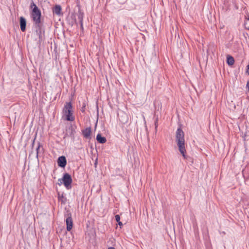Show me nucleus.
I'll use <instances>...</instances> for the list:
<instances>
[{
  "label": "nucleus",
  "mask_w": 249,
  "mask_h": 249,
  "mask_svg": "<svg viewBox=\"0 0 249 249\" xmlns=\"http://www.w3.org/2000/svg\"><path fill=\"white\" fill-rule=\"evenodd\" d=\"M30 8H32V11L31 12V17L34 22V26L36 28L40 29L41 26V11L33 1L31 3Z\"/></svg>",
  "instance_id": "nucleus-1"
},
{
  "label": "nucleus",
  "mask_w": 249,
  "mask_h": 249,
  "mask_svg": "<svg viewBox=\"0 0 249 249\" xmlns=\"http://www.w3.org/2000/svg\"><path fill=\"white\" fill-rule=\"evenodd\" d=\"M176 140L179 151L184 159H186L185 154L186 149L185 147L184 133L181 128H178L176 133Z\"/></svg>",
  "instance_id": "nucleus-2"
},
{
  "label": "nucleus",
  "mask_w": 249,
  "mask_h": 249,
  "mask_svg": "<svg viewBox=\"0 0 249 249\" xmlns=\"http://www.w3.org/2000/svg\"><path fill=\"white\" fill-rule=\"evenodd\" d=\"M71 102H66L63 109V113L66 116V119L68 121H73L75 119L73 116Z\"/></svg>",
  "instance_id": "nucleus-3"
},
{
  "label": "nucleus",
  "mask_w": 249,
  "mask_h": 249,
  "mask_svg": "<svg viewBox=\"0 0 249 249\" xmlns=\"http://www.w3.org/2000/svg\"><path fill=\"white\" fill-rule=\"evenodd\" d=\"M58 181L61 183H63L64 186L67 189H70L71 188L72 178L71 176L68 173H65L63 178L59 179Z\"/></svg>",
  "instance_id": "nucleus-4"
},
{
  "label": "nucleus",
  "mask_w": 249,
  "mask_h": 249,
  "mask_svg": "<svg viewBox=\"0 0 249 249\" xmlns=\"http://www.w3.org/2000/svg\"><path fill=\"white\" fill-rule=\"evenodd\" d=\"M66 222L67 225V230L68 231H70L73 226V222L71 213L68 214V216L66 218Z\"/></svg>",
  "instance_id": "nucleus-5"
},
{
  "label": "nucleus",
  "mask_w": 249,
  "mask_h": 249,
  "mask_svg": "<svg viewBox=\"0 0 249 249\" xmlns=\"http://www.w3.org/2000/svg\"><path fill=\"white\" fill-rule=\"evenodd\" d=\"M57 163L59 167L64 168L67 164V160L65 156H62L58 158Z\"/></svg>",
  "instance_id": "nucleus-6"
},
{
  "label": "nucleus",
  "mask_w": 249,
  "mask_h": 249,
  "mask_svg": "<svg viewBox=\"0 0 249 249\" xmlns=\"http://www.w3.org/2000/svg\"><path fill=\"white\" fill-rule=\"evenodd\" d=\"M84 137L87 139H91V130L90 127H87L82 131Z\"/></svg>",
  "instance_id": "nucleus-7"
},
{
  "label": "nucleus",
  "mask_w": 249,
  "mask_h": 249,
  "mask_svg": "<svg viewBox=\"0 0 249 249\" xmlns=\"http://www.w3.org/2000/svg\"><path fill=\"white\" fill-rule=\"evenodd\" d=\"M20 26L21 30L22 32L25 31L26 29V21L24 18L23 17H21L20 18Z\"/></svg>",
  "instance_id": "nucleus-8"
},
{
  "label": "nucleus",
  "mask_w": 249,
  "mask_h": 249,
  "mask_svg": "<svg viewBox=\"0 0 249 249\" xmlns=\"http://www.w3.org/2000/svg\"><path fill=\"white\" fill-rule=\"evenodd\" d=\"M62 8L59 5H56L53 9V13L57 15H60L61 14Z\"/></svg>",
  "instance_id": "nucleus-9"
},
{
  "label": "nucleus",
  "mask_w": 249,
  "mask_h": 249,
  "mask_svg": "<svg viewBox=\"0 0 249 249\" xmlns=\"http://www.w3.org/2000/svg\"><path fill=\"white\" fill-rule=\"evenodd\" d=\"M96 140L100 143H104L107 141L106 138L104 137H102L101 134H98Z\"/></svg>",
  "instance_id": "nucleus-10"
},
{
  "label": "nucleus",
  "mask_w": 249,
  "mask_h": 249,
  "mask_svg": "<svg viewBox=\"0 0 249 249\" xmlns=\"http://www.w3.org/2000/svg\"><path fill=\"white\" fill-rule=\"evenodd\" d=\"M227 62L229 65H232L234 63L233 57L230 55H228L227 57Z\"/></svg>",
  "instance_id": "nucleus-11"
},
{
  "label": "nucleus",
  "mask_w": 249,
  "mask_h": 249,
  "mask_svg": "<svg viewBox=\"0 0 249 249\" xmlns=\"http://www.w3.org/2000/svg\"><path fill=\"white\" fill-rule=\"evenodd\" d=\"M58 200L59 201H60L61 202V203H63V204H65L66 203V198L65 197H64V196H63V195H60L59 194H58Z\"/></svg>",
  "instance_id": "nucleus-12"
},
{
  "label": "nucleus",
  "mask_w": 249,
  "mask_h": 249,
  "mask_svg": "<svg viewBox=\"0 0 249 249\" xmlns=\"http://www.w3.org/2000/svg\"><path fill=\"white\" fill-rule=\"evenodd\" d=\"M116 221L118 222V225L121 227L123 226V223L120 221V216L118 214H116L115 216Z\"/></svg>",
  "instance_id": "nucleus-13"
},
{
  "label": "nucleus",
  "mask_w": 249,
  "mask_h": 249,
  "mask_svg": "<svg viewBox=\"0 0 249 249\" xmlns=\"http://www.w3.org/2000/svg\"><path fill=\"white\" fill-rule=\"evenodd\" d=\"M84 17V14L81 12H79L78 14V19L79 21V22H83Z\"/></svg>",
  "instance_id": "nucleus-14"
},
{
  "label": "nucleus",
  "mask_w": 249,
  "mask_h": 249,
  "mask_svg": "<svg viewBox=\"0 0 249 249\" xmlns=\"http://www.w3.org/2000/svg\"><path fill=\"white\" fill-rule=\"evenodd\" d=\"M40 147H41V145H40V143L38 142V146H37V148H36V157L37 158H38L39 153L40 151Z\"/></svg>",
  "instance_id": "nucleus-15"
},
{
  "label": "nucleus",
  "mask_w": 249,
  "mask_h": 249,
  "mask_svg": "<svg viewBox=\"0 0 249 249\" xmlns=\"http://www.w3.org/2000/svg\"><path fill=\"white\" fill-rule=\"evenodd\" d=\"M86 104L85 103H83L82 104V106L80 109V110L82 112L84 113L85 112V110H86Z\"/></svg>",
  "instance_id": "nucleus-16"
},
{
  "label": "nucleus",
  "mask_w": 249,
  "mask_h": 249,
  "mask_svg": "<svg viewBox=\"0 0 249 249\" xmlns=\"http://www.w3.org/2000/svg\"><path fill=\"white\" fill-rule=\"evenodd\" d=\"M158 118H157L155 121V126L156 131H157V127H158Z\"/></svg>",
  "instance_id": "nucleus-17"
},
{
  "label": "nucleus",
  "mask_w": 249,
  "mask_h": 249,
  "mask_svg": "<svg viewBox=\"0 0 249 249\" xmlns=\"http://www.w3.org/2000/svg\"><path fill=\"white\" fill-rule=\"evenodd\" d=\"M246 88L248 89V91L249 92V80H248L247 82Z\"/></svg>",
  "instance_id": "nucleus-18"
},
{
  "label": "nucleus",
  "mask_w": 249,
  "mask_h": 249,
  "mask_svg": "<svg viewBox=\"0 0 249 249\" xmlns=\"http://www.w3.org/2000/svg\"><path fill=\"white\" fill-rule=\"evenodd\" d=\"M38 35H39V39L40 40H42V36H41V31H39Z\"/></svg>",
  "instance_id": "nucleus-19"
},
{
  "label": "nucleus",
  "mask_w": 249,
  "mask_h": 249,
  "mask_svg": "<svg viewBox=\"0 0 249 249\" xmlns=\"http://www.w3.org/2000/svg\"><path fill=\"white\" fill-rule=\"evenodd\" d=\"M80 27L82 30H83V22H80Z\"/></svg>",
  "instance_id": "nucleus-20"
},
{
  "label": "nucleus",
  "mask_w": 249,
  "mask_h": 249,
  "mask_svg": "<svg viewBox=\"0 0 249 249\" xmlns=\"http://www.w3.org/2000/svg\"><path fill=\"white\" fill-rule=\"evenodd\" d=\"M246 18L249 20V14L246 17Z\"/></svg>",
  "instance_id": "nucleus-21"
},
{
  "label": "nucleus",
  "mask_w": 249,
  "mask_h": 249,
  "mask_svg": "<svg viewBox=\"0 0 249 249\" xmlns=\"http://www.w3.org/2000/svg\"><path fill=\"white\" fill-rule=\"evenodd\" d=\"M108 249H115L114 247H109Z\"/></svg>",
  "instance_id": "nucleus-22"
}]
</instances>
